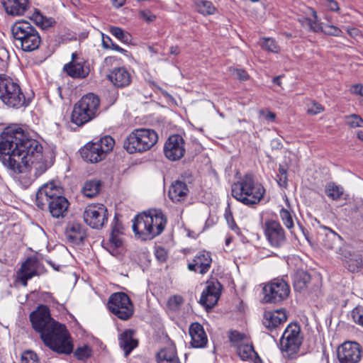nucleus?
I'll list each match as a JSON object with an SVG mask.
<instances>
[{
	"label": "nucleus",
	"instance_id": "obj_1",
	"mask_svg": "<svg viewBox=\"0 0 363 363\" xmlns=\"http://www.w3.org/2000/svg\"><path fill=\"white\" fill-rule=\"evenodd\" d=\"M0 160L15 173H23L29 167L38 177L48 167L42 145L21 128H6L0 135Z\"/></svg>",
	"mask_w": 363,
	"mask_h": 363
},
{
	"label": "nucleus",
	"instance_id": "obj_2",
	"mask_svg": "<svg viewBox=\"0 0 363 363\" xmlns=\"http://www.w3.org/2000/svg\"><path fill=\"white\" fill-rule=\"evenodd\" d=\"M33 329L40 333L45 346L58 354H69L73 344L65 325L55 321L48 306L41 305L30 314Z\"/></svg>",
	"mask_w": 363,
	"mask_h": 363
},
{
	"label": "nucleus",
	"instance_id": "obj_3",
	"mask_svg": "<svg viewBox=\"0 0 363 363\" xmlns=\"http://www.w3.org/2000/svg\"><path fill=\"white\" fill-rule=\"evenodd\" d=\"M35 204L41 210L48 209L54 218H63L67 211L69 203L62 195V189L54 183L42 186L36 193Z\"/></svg>",
	"mask_w": 363,
	"mask_h": 363
},
{
	"label": "nucleus",
	"instance_id": "obj_4",
	"mask_svg": "<svg viewBox=\"0 0 363 363\" xmlns=\"http://www.w3.org/2000/svg\"><path fill=\"white\" fill-rule=\"evenodd\" d=\"M166 224L167 218L163 213L154 210L136 216L133 220V230L143 240H150L160 235Z\"/></svg>",
	"mask_w": 363,
	"mask_h": 363
},
{
	"label": "nucleus",
	"instance_id": "obj_5",
	"mask_svg": "<svg viewBox=\"0 0 363 363\" xmlns=\"http://www.w3.org/2000/svg\"><path fill=\"white\" fill-rule=\"evenodd\" d=\"M264 193L263 186L256 182L251 174L245 175L239 182L232 185V196L247 206L258 203Z\"/></svg>",
	"mask_w": 363,
	"mask_h": 363
},
{
	"label": "nucleus",
	"instance_id": "obj_6",
	"mask_svg": "<svg viewBox=\"0 0 363 363\" xmlns=\"http://www.w3.org/2000/svg\"><path fill=\"white\" fill-rule=\"evenodd\" d=\"M158 135L149 128L133 130L123 142V148L130 154L144 152L150 150L157 142Z\"/></svg>",
	"mask_w": 363,
	"mask_h": 363
},
{
	"label": "nucleus",
	"instance_id": "obj_7",
	"mask_svg": "<svg viewBox=\"0 0 363 363\" xmlns=\"http://www.w3.org/2000/svg\"><path fill=\"white\" fill-rule=\"evenodd\" d=\"M99 98L89 93L83 96L74 106L71 116L72 122L80 126L91 121L99 113Z\"/></svg>",
	"mask_w": 363,
	"mask_h": 363
},
{
	"label": "nucleus",
	"instance_id": "obj_8",
	"mask_svg": "<svg viewBox=\"0 0 363 363\" xmlns=\"http://www.w3.org/2000/svg\"><path fill=\"white\" fill-rule=\"evenodd\" d=\"M12 34L24 52L37 50L41 38L36 28L27 21L16 22L11 28Z\"/></svg>",
	"mask_w": 363,
	"mask_h": 363
},
{
	"label": "nucleus",
	"instance_id": "obj_9",
	"mask_svg": "<svg viewBox=\"0 0 363 363\" xmlns=\"http://www.w3.org/2000/svg\"><path fill=\"white\" fill-rule=\"evenodd\" d=\"M0 99L7 106L14 108L28 104L18 83L6 74H0Z\"/></svg>",
	"mask_w": 363,
	"mask_h": 363
},
{
	"label": "nucleus",
	"instance_id": "obj_10",
	"mask_svg": "<svg viewBox=\"0 0 363 363\" xmlns=\"http://www.w3.org/2000/svg\"><path fill=\"white\" fill-rule=\"evenodd\" d=\"M115 140L110 135H104L86 144L81 150L82 159L90 163H97L106 157L114 146Z\"/></svg>",
	"mask_w": 363,
	"mask_h": 363
},
{
	"label": "nucleus",
	"instance_id": "obj_11",
	"mask_svg": "<svg viewBox=\"0 0 363 363\" xmlns=\"http://www.w3.org/2000/svg\"><path fill=\"white\" fill-rule=\"evenodd\" d=\"M303 336L298 323H290L280 340V349L285 357L294 359L300 350Z\"/></svg>",
	"mask_w": 363,
	"mask_h": 363
},
{
	"label": "nucleus",
	"instance_id": "obj_12",
	"mask_svg": "<svg viewBox=\"0 0 363 363\" xmlns=\"http://www.w3.org/2000/svg\"><path fill=\"white\" fill-rule=\"evenodd\" d=\"M107 306L113 314L122 320H129L134 313V306L124 292L112 294L108 298Z\"/></svg>",
	"mask_w": 363,
	"mask_h": 363
},
{
	"label": "nucleus",
	"instance_id": "obj_13",
	"mask_svg": "<svg viewBox=\"0 0 363 363\" xmlns=\"http://www.w3.org/2000/svg\"><path fill=\"white\" fill-rule=\"evenodd\" d=\"M262 291L264 303H281L289 297L290 286L284 279L276 278L265 284Z\"/></svg>",
	"mask_w": 363,
	"mask_h": 363
},
{
	"label": "nucleus",
	"instance_id": "obj_14",
	"mask_svg": "<svg viewBox=\"0 0 363 363\" xmlns=\"http://www.w3.org/2000/svg\"><path fill=\"white\" fill-rule=\"evenodd\" d=\"M318 241L325 250L334 251L342 257H347L349 252L346 250L344 241L340 235L331 228L320 225Z\"/></svg>",
	"mask_w": 363,
	"mask_h": 363
},
{
	"label": "nucleus",
	"instance_id": "obj_15",
	"mask_svg": "<svg viewBox=\"0 0 363 363\" xmlns=\"http://www.w3.org/2000/svg\"><path fill=\"white\" fill-rule=\"evenodd\" d=\"M85 223L95 229L104 227L108 220V211L103 204L88 206L83 213Z\"/></svg>",
	"mask_w": 363,
	"mask_h": 363
},
{
	"label": "nucleus",
	"instance_id": "obj_16",
	"mask_svg": "<svg viewBox=\"0 0 363 363\" xmlns=\"http://www.w3.org/2000/svg\"><path fill=\"white\" fill-rule=\"evenodd\" d=\"M45 272L44 267L35 257H28L17 272V279L23 286L35 276H40Z\"/></svg>",
	"mask_w": 363,
	"mask_h": 363
},
{
	"label": "nucleus",
	"instance_id": "obj_17",
	"mask_svg": "<svg viewBox=\"0 0 363 363\" xmlns=\"http://www.w3.org/2000/svg\"><path fill=\"white\" fill-rule=\"evenodd\" d=\"M64 72L73 79H85L90 72L89 63L77 52L72 55V60L64 65Z\"/></svg>",
	"mask_w": 363,
	"mask_h": 363
},
{
	"label": "nucleus",
	"instance_id": "obj_18",
	"mask_svg": "<svg viewBox=\"0 0 363 363\" xmlns=\"http://www.w3.org/2000/svg\"><path fill=\"white\" fill-rule=\"evenodd\" d=\"M337 359L340 363H358L362 354L360 345L356 342H345L338 347Z\"/></svg>",
	"mask_w": 363,
	"mask_h": 363
},
{
	"label": "nucleus",
	"instance_id": "obj_19",
	"mask_svg": "<svg viewBox=\"0 0 363 363\" xmlns=\"http://www.w3.org/2000/svg\"><path fill=\"white\" fill-rule=\"evenodd\" d=\"M185 141L178 135H172L168 138L164 145V154L171 161H177L185 154Z\"/></svg>",
	"mask_w": 363,
	"mask_h": 363
},
{
	"label": "nucleus",
	"instance_id": "obj_20",
	"mask_svg": "<svg viewBox=\"0 0 363 363\" xmlns=\"http://www.w3.org/2000/svg\"><path fill=\"white\" fill-rule=\"evenodd\" d=\"M264 229V235L271 246L281 247L286 242L284 230L278 221L274 220L265 221Z\"/></svg>",
	"mask_w": 363,
	"mask_h": 363
},
{
	"label": "nucleus",
	"instance_id": "obj_21",
	"mask_svg": "<svg viewBox=\"0 0 363 363\" xmlns=\"http://www.w3.org/2000/svg\"><path fill=\"white\" fill-rule=\"evenodd\" d=\"M222 286L218 281L207 282L203 289L199 303L206 308H212L218 302L221 294Z\"/></svg>",
	"mask_w": 363,
	"mask_h": 363
},
{
	"label": "nucleus",
	"instance_id": "obj_22",
	"mask_svg": "<svg viewBox=\"0 0 363 363\" xmlns=\"http://www.w3.org/2000/svg\"><path fill=\"white\" fill-rule=\"evenodd\" d=\"M212 262L208 252L201 251L196 254L192 262L188 264V269L201 274H206L210 269Z\"/></svg>",
	"mask_w": 363,
	"mask_h": 363
},
{
	"label": "nucleus",
	"instance_id": "obj_23",
	"mask_svg": "<svg viewBox=\"0 0 363 363\" xmlns=\"http://www.w3.org/2000/svg\"><path fill=\"white\" fill-rule=\"evenodd\" d=\"M189 335L191 336V345L194 348L204 347L207 342V335L203 326L199 323H194L189 327Z\"/></svg>",
	"mask_w": 363,
	"mask_h": 363
},
{
	"label": "nucleus",
	"instance_id": "obj_24",
	"mask_svg": "<svg viewBox=\"0 0 363 363\" xmlns=\"http://www.w3.org/2000/svg\"><path fill=\"white\" fill-rule=\"evenodd\" d=\"M65 235L69 242L78 245L84 241L86 237V230L82 224L71 222L66 228Z\"/></svg>",
	"mask_w": 363,
	"mask_h": 363
},
{
	"label": "nucleus",
	"instance_id": "obj_25",
	"mask_svg": "<svg viewBox=\"0 0 363 363\" xmlns=\"http://www.w3.org/2000/svg\"><path fill=\"white\" fill-rule=\"evenodd\" d=\"M107 77L115 86L119 88L125 87L131 82V75L124 67L113 69Z\"/></svg>",
	"mask_w": 363,
	"mask_h": 363
},
{
	"label": "nucleus",
	"instance_id": "obj_26",
	"mask_svg": "<svg viewBox=\"0 0 363 363\" xmlns=\"http://www.w3.org/2000/svg\"><path fill=\"white\" fill-rule=\"evenodd\" d=\"M135 330L127 329L118 337L119 345L127 357L138 345V342L133 337Z\"/></svg>",
	"mask_w": 363,
	"mask_h": 363
},
{
	"label": "nucleus",
	"instance_id": "obj_27",
	"mask_svg": "<svg viewBox=\"0 0 363 363\" xmlns=\"http://www.w3.org/2000/svg\"><path fill=\"white\" fill-rule=\"evenodd\" d=\"M189 193V189L185 182L175 181L169 187L168 195L173 202H181L186 199Z\"/></svg>",
	"mask_w": 363,
	"mask_h": 363
},
{
	"label": "nucleus",
	"instance_id": "obj_28",
	"mask_svg": "<svg viewBox=\"0 0 363 363\" xmlns=\"http://www.w3.org/2000/svg\"><path fill=\"white\" fill-rule=\"evenodd\" d=\"M287 316L284 309L264 313L263 324L269 329H273L286 320Z\"/></svg>",
	"mask_w": 363,
	"mask_h": 363
},
{
	"label": "nucleus",
	"instance_id": "obj_29",
	"mask_svg": "<svg viewBox=\"0 0 363 363\" xmlns=\"http://www.w3.org/2000/svg\"><path fill=\"white\" fill-rule=\"evenodd\" d=\"M6 12L11 16L23 15L28 8V0H2Z\"/></svg>",
	"mask_w": 363,
	"mask_h": 363
},
{
	"label": "nucleus",
	"instance_id": "obj_30",
	"mask_svg": "<svg viewBox=\"0 0 363 363\" xmlns=\"http://www.w3.org/2000/svg\"><path fill=\"white\" fill-rule=\"evenodd\" d=\"M235 348L237 354L242 360L252 361L254 363H262V359L255 351L253 345L248 342L245 344L238 345V347Z\"/></svg>",
	"mask_w": 363,
	"mask_h": 363
},
{
	"label": "nucleus",
	"instance_id": "obj_31",
	"mask_svg": "<svg viewBox=\"0 0 363 363\" xmlns=\"http://www.w3.org/2000/svg\"><path fill=\"white\" fill-rule=\"evenodd\" d=\"M157 363H181L174 345L161 349L156 354Z\"/></svg>",
	"mask_w": 363,
	"mask_h": 363
},
{
	"label": "nucleus",
	"instance_id": "obj_32",
	"mask_svg": "<svg viewBox=\"0 0 363 363\" xmlns=\"http://www.w3.org/2000/svg\"><path fill=\"white\" fill-rule=\"evenodd\" d=\"M344 267L352 273H357L363 269V257L360 254H351L349 252L347 257H344Z\"/></svg>",
	"mask_w": 363,
	"mask_h": 363
},
{
	"label": "nucleus",
	"instance_id": "obj_33",
	"mask_svg": "<svg viewBox=\"0 0 363 363\" xmlns=\"http://www.w3.org/2000/svg\"><path fill=\"white\" fill-rule=\"evenodd\" d=\"M311 281L310 274L303 270H297L293 276V285L294 290L301 291L306 289Z\"/></svg>",
	"mask_w": 363,
	"mask_h": 363
},
{
	"label": "nucleus",
	"instance_id": "obj_34",
	"mask_svg": "<svg viewBox=\"0 0 363 363\" xmlns=\"http://www.w3.org/2000/svg\"><path fill=\"white\" fill-rule=\"evenodd\" d=\"M30 19L33 21L37 26L42 28L43 29L52 27L55 23V21L53 18L44 16L38 9H35L33 13L30 16Z\"/></svg>",
	"mask_w": 363,
	"mask_h": 363
},
{
	"label": "nucleus",
	"instance_id": "obj_35",
	"mask_svg": "<svg viewBox=\"0 0 363 363\" xmlns=\"http://www.w3.org/2000/svg\"><path fill=\"white\" fill-rule=\"evenodd\" d=\"M101 183L99 180H90L86 182L83 187L82 192L87 198H93L98 195Z\"/></svg>",
	"mask_w": 363,
	"mask_h": 363
},
{
	"label": "nucleus",
	"instance_id": "obj_36",
	"mask_svg": "<svg viewBox=\"0 0 363 363\" xmlns=\"http://www.w3.org/2000/svg\"><path fill=\"white\" fill-rule=\"evenodd\" d=\"M313 19L304 18L301 21V24L303 27L307 28L310 31H313L315 33H318L321 31L323 29V26L320 25V23L318 21V16L316 11L313 10L312 11Z\"/></svg>",
	"mask_w": 363,
	"mask_h": 363
},
{
	"label": "nucleus",
	"instance_id": "obj_37",
	"mask_svg": "<svg viewBox=\"0 0 363 363\" xmlns=\"http://www.w3.org/2000/svg\"><path fill=\"white\" fill-rule=\"evenodd\" d=\"M325 194L328 198L337 200L343 194V188L334 182H329L325 186Z\"/></svg>",
	"mask_w": 363,
	"mask_h": 363
},
{
	"label": "nucleus",
	"instance_id": "obj_38",
	"mask_svg": "<svg viewBox=\"0 0 363 363\" xmlns=\"http://www.w3.org/2000/svg\"><path fill=\"white\" fill-rule=\"evenodd\" d=\"M198 11L203 15H212L216 11V8L209 1H199L196 3Z\"/></svg>",
	"mask_w": 363,
	"mask_h": 363
},
{
	"label": "nucleus",
	"instance_id": "obj_39",
	"mask_svg": "<svg viewBox=\"0 0 363 363\" xmlns=\"http://www.w3.org/2000/svg\"><path fill=\"white\" fill-rule=\"evenodd\" d=\"M91 348L88 345L79 347L74 351V356L79 360H86L91 356Z\"/></svg>",
	"mask_w": 363,
	"mask_h": 363
},
{
	"label": "nucleus",
	"instance_id": "obj_40",
	"mask_svg": "<svg viewBox=\"0 0 363 363\" xmlns=\"http://www.w3.org/2000/svg\"><path fill=\"white\" fill-rule=\"evenodd\" d=\"M109 31L111 35L122 42L127 43L129 40V35L125 33L124 30L119 27L111 26Z\"/></svg>",
	"mask_w": 363,
	"mask_h": 363
},
{
	"label": "nucleus",
	"instance_id": "obj_41",
	"mask_svg": "<svg viewBox=\"0 0 363 363\" xmlns=\"http://www.w3.org/2000/svg\"><path fill=\"white\" fill-rule=\"evenodd\" d=\"M346 123L350 128L363 127V119L357 114H351L345 117Z\"/></svg>",
	"mask_w": 363,
	"mask_h": 363
},
{
	"label": "nucleus",
	"instance_id": "obj_42",
	"mask_svg": "<svg viewBox=\"0 0 363 363\" xmlns=\"http://www.w3.org/2000/svg\"><path fill=\"white\" fill-rule=\"evenodd\" d=\"M262 48L267 50L269 52L277 53L279 52L280 48L277 45V42L271 38H266L263 39L262 43Z\"/></svg>",
	"mask_w": 363,
	"mask_h": 363
},
{
	"label": "nucleus",
	"instance_id": "obj_43",
	"mask_svg": "<svg viewBox=\"0 0 363 363\" xmlns=\"http://www.w3.org/2000/svg\"><path fill=\"white\" fill-rule=\"evenodd\" d=\"M279 216L283 223L287 228L291 229L294 227V220L290 212L288 210L282 208L280 210Z\"/></svg>",
	"mask_w": 363,
	"mask_h": 363
},
{
	"label": "nucleus",
	"instance_id": "obj_44",
	"mask_svg": "<svg viewBox=\"0 0 363 363\" xmlns=\"http://www.w3.org/2000/svg\"><path fill=\"white\" fill-rule=\"evenodd\" d=\"M351 316L355 323L363 327V306L355 307L351 312Z\"/></svg>",
	"mask_w": 363,
	"mask_h": 363
},
{
	"label": "nucleus",
	"instance_id": "obj_45",
	"mask_svg": "<svg viewBox=\"0 0 363 363\" xmlns=\"http://www.w3.org/2000/svg\"><path fill=\"white\" fill-rule=\"evenodd\" d=\"M183 302L184 299L181 296L174 295L169 298L167 305L171 310L176 311L179 308Z\"/></svg>",
	"mask_w": 363,
	"mask_h": 363
},
{
	"label": "nucleus",
	"instance_id": "obj_46",
	"mask_svg": "<svg viewBox=\"0 0 363 363\" xmlns=\"http://www.w3.org/2000/svg\"><path fill=\"white\" fill-rule=\"evenodd\" d=\"M230 340L234 347H237L238 345H242L247 342V341L245 339V335L237 331L231 333Z\"/></svg>",
	"mask_w": 363,
	"mask_h": 363
},
{
	"label": "nucleus",
	"instance_id": "obj_47",
	"mask_svg": "<svg viewBox=\"0 0 363 363\" xmlns=\"http://www.w3.org/2000/svg\"><path fill=\"white\" fill-rule=\"evenodd\" d=\"M21 363H38V356L33 351H26L22 354Z\"/></svg>",
	"mask_w": 363,
	"mask_h": 363
},
{
	"label": "nucleus",
	"instance_id": "obj_48",
	"mask_svg": "<svg viewBox=\"0 0 363 363\" xmlns=\"http://www.w3.org/2000/svg\"><path fill=\"white\" fill-rule=\"evenodd\" d=\"M322 32L328 35L340 36L342 30L335 26L325 24L323 26Z\"/></svg>",
	"mask_w": 363,
	"mask_h": 363
},
{
	"label": "nucleus",
	"instance_id": "obj_49",
	"mask_svg": "<svg viewBox=\"0 0 363 363\" xmlns=\"http://www.w3.org/2000/svg\"><path fill=\"white\" fill-rule=\"evenodd\" d=\"M323 111L324 107L320 104L314 101L307 105V113L310 115L314 116L322 113Z\"/></svg>",
	"mask_w": 363,
	"mask_h": 363
},
{
	"label": "nucleus",
	"instance_id": "obj_50",
	"mask_svg": "<svg viewBox=\"0 0 363 363\" xmlns=\"http://www.w3.org/2000/svg\"><path fill=\"white\" fill-rule=\"evenodd\" d=\"M277 177L279 185L285 187L287 185V173L286 170L281 165H279Z\"/></svg>",
	"mask_w": 363,
	"mask_h": 363
},
{
	"label": "nucleus",
	"instance_id": "obj_51",
	"mask_svg": "<svg viewBox=\"0 0 363 363\" xmlns=\"http://www.w3.org/2000/svg\"><path fill=\"white\" fill-rule=\"evenodd\" d=\"M139 16L148 23L153 22L156 19V16L149 10L140 11Z\"/></svg>",
	"mask_w": 363,
	"mask_h": 363
},
{
	"label": "nucleus",
	"instance_id": "obj_52",
	"mask_svg": "<svg viewBox=\"0 0 363 363\" xmlns=\"http://www.w3.org/2000/svg\"><path fill=\"white\" fill-rule=\"evenodd\" d=\"M322 4L332 11H337L339 6L335 0H322Z\"/></svg>",
	"mask_w": 363,
	"mask_h": 363
},
{
	"label": "nucleus",
	"instance_id": "obj_53",
	"mask_svg": "<svg viewBox=\"0 0 363 363\" xmlns=\"http://www.w3.org/2000/svg\"><path fill=\"white\" fill-rule=\"evenodd\" d=\"M155 256L159 261L164 262L167 259V254L163 247H159L155 250Z\"/></svg>",
	"mask_w": 363,
	"mask_h": 363
},
{
	"label": "nucleus",
	"instance_id": "obj_54",
	"mask_svg": "<svg viewBox=\"0 0 363 363\" xmlns=\"http://www.w3.org/2000/svg\"><path fill=\"white\" fill-rule=\"evenodd\" d=\"M109 241L117 247H120L122 244L121 240L118 238V235L115 234V230L111 231Z\"/></svg>",
	"mask_w": 363,
	"mask_h": 363
},
{
	"label": "nucleus",
	"instance_id": "obj_55",
	"mask_svg": "<svg viewBox=\"0 0 363 363\" xmlns=\"http://www.w3.org/2000/svg\"><path fill=\"white\" fill-rule=\"evenodd\" d=\"M350 91L354 94H357L363 96V85L362 84H354L352 86Z\"/></svg>",
	"mask_w": 363,
	"mask_h": 363
},
{
	"label": "nucleus",
	"instance_id": "obj_56",
	"mask_svg": "<svg viewBox=\"0 0 363 363\" xmlns=\"http://www.w3.org/2000/svg\"><path fill=\"white\" fill-rule=\"evenodd\" d=\"M111 43L113 41L109 36L102 34V45L105 49H110Z\"/></svg>",
	"mask_w": 363,
	"mask_h": 363
},
{
	"label": "nucleus",
	"instance_id": "obj_57",
	"mask_svg": "<svg viewBox=\"0 0 363 363\" xmlns=\"http://www.w3.org/2000/svg\"><path fill=\"white\" fill-rule=\"evenodd\" d=\"M259 113L261 115H263L265 118L266 120L267 121H273L275 118H276V115L274 113L272 112V111H265L264 110H261L259 111Z\"/></svg>",
	"mask_w": 363,
	"mask_h": 363
},
{
	"label": "nucleus",
	"instance_id": "obj_58",
	"mask_svg": "<svg viewBox=\"0 0 363 363\" xmlns=\"http://www.w3.org/2000/svg\"><path fill=\"white\" fill-rule=\"evenodd\" d=\"M235 72L240 79L245 80L247 79L248 75L245 71L242 69H236Z\"/></svg>",
	"mask_w": 363,
	"mask_h": 363
},
{
	"label": "nucleus",
	"instance_id": "obj_59",
	"mask_svg": "<svg viewBox=\"0 0 363 363\" xmlns=\"http://www.w3.org/2000/svg\"><path fill=\"white\" fill-rule=\"evenodd\" d=\"M110 49H112V50H116L121 53H126L127 51L125 50H124L123 48H121L120 46H118L117 44L114 43H111V48Z\"/></svg>",
	"mask_w": 363,
	"mask_h": 363
},
{
	"label": "nucleus",
	"instance_id": "obj_60",
	"mask_svg": "<svg viewBox=\"0 0 363 363\" xmlns=\"http://www.w3.org/2000/svg\"><path fill=\"white\" fill-rule=\"evenodd\" d=\"M230 217H232V216H230ZM226 218H227L228 225L232 230H235V229L239 230L238 227L237 226V225H236L235 222L234 221V220L233 219V218H231L230 220H229L228 217L227 216Z\"/></svg>",
	"mask_w": 363,
	"mask_h": 363
},
{
	"label": "nucleus",
	"instance_id": "obj_61",
	"mask_svg": "<svg viewBox=\"0 0 363 363\" xmlns=\"http://www.w3.org/2000/svg\"><path fill=\"white\" fill-rule=\"evenodd\" d=\"M170 53L174 55H178L180 53V50L178 46H172L170 48Z\"/></svg>",
	"mask_w": 363,
	"mask_h": 363
},
{
	"label": "nucleus",
	"instance_id": "obj_62",
	"mask_svg": "<svg viewBox=\"0 0 363 363\" xmlns=\"http://www.w3.org/2000/svg\"><path fill=\"white\" fill-rule=\"evenodd\" d=\"M125 4V0H113V4L115 7L119 8L123 6Z\"/></svg>",
	"mask_w": 363,
	"mask_h": 363
},
{
	"label": "nucleus",
	"instance_id": "obj_63",
	"mask_svg": "<svg viewBox=\"0 0 363 363\" xmlns=\"http://www.w3.org/2000/svg\"><path fill=\"white\" fill-rule=\"evenodd\" d=\"M272 145H274L275 144V147L276 148L279 149L280 147H281L282 145L281 144V143H279L278 141V140H272Z\"/></svg>",
	"mask_w": 363,
	"mask_h": 363
},
{
	"label": "nucleus",
	"instance_id": "obj_64",
	"mask_svg": "<svg viewBox=\"0 0 363 363\" xmlns=\"http://www.w3.org/2000/svg\"><path fill=\"white\" fill-rule=\"evenodd\" d=\"M357 138L363 142V131L359 130L357 132Z\"/></svg>",
	"mask_w": 363,
	"mask_h": 363
}]
</instances>
